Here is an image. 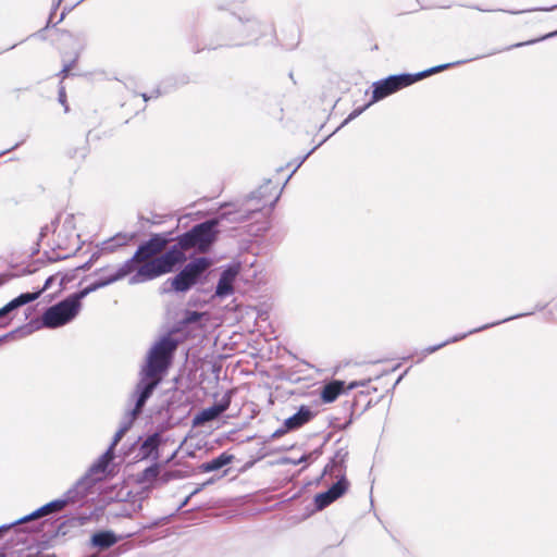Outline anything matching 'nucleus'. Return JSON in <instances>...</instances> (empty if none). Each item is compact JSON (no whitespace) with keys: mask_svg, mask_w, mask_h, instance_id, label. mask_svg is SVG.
I'll list each match as a JSON object with an SVG mask.
<instances>
[{"mask_svg":"<svg viewBox=\"0 0 557 557\" xmlns=\"http://www.w3.org/2000/svg\"><path fill=\"white\" fill-rule=\"evenodd\" d=\"M51 281L52 277L47 278L45 286L38 292L25 293L12 299L10 302H8L4 307L0 309V319L5 317L13 310L20 308L21 306H24L30 301L36 300L40 296V294L49 287Z\"/></svg>","mask_w":557,"mask_h":557,"instance_id":"0eeeda50","label":"nucleus"},{"mask_svg":"<svg viewBox=\"0 0 557 557\" xmlns=\"http://www.w3.org/2000/svg\"><path fill=\"white\" fill-rule=\"evenodd\" d=\"M208 320L207 313H198V312H191L187 317V322L193 323L197 321Z\"/></svg>","mask_w":557,"mask_h":557,"instance_id":"a211bd4d","label":"nucleus"},{"mask_svg":"<svg viewBox=\"0 0 557 557\" xmlns=\"http://www.w3.org/2000/svg\"><path fill=\"white\" fill-rule=\"evenodd\" d=\"M347 490V482L342 479L337 481L327 492L315 496V505L322 509L342 496Z\"/></svg>","mask_w":557,"mask_h":557,"instance_id":"9d476101","label":"nucleus"},{"mask_svg":"<svg viewBox=\"0 0 557 557\" xmlns=\"http://www.w3.org/2000/svg\"><path fill=\"white\" fill-rule=\"evenodd\" d=\"M232 459H233V457L231 455L222 454L218 458L203 463L201 466V469L205 472L215 471V470L228 465L232 461Z\"/></svg>","mask_w":557,"mask_h":557,"instance_id":"2eb2a0df","label":"nucleus"},{"mask_svg":"<svg viewBox=\"0 0 557 557\" xmlns=\"http://www.w3.org/2000/svg\"><path fill=\"white\" fill-rule=\"evenodd\" d=\"M360 112H361V111L355 112V113H354V114H351L349 117L351 119V117H354V116L358 115Z\"/></svg>","mask_w":557,"mask_h":557,"instance_id":"b1692460","label":"nucleus"},{"mask_svg":"<svg viewBox=\"0 0 557 557\" xmlns=\"http://www.w3.org/2000/svg\"><path fill=\"white\" fill-rule=\"evenodd\" d=\"M147 473L151 474V475H156L157 474V470L156 469H148Z\"/></svg>","mask_w":557,"mask_h":557,"instance_id":"aec40b11","label":"nucleus"},{"mask_svg":"<svg viewBox=\"0 0 557 557\" xmlns=\"http://www.w3.org/2000/svg\"><path fill=\"white\" fill-rule=\"evenodd\" d=\"M556 34H557V32H556ZM553 35H555V33H553V34H549V35H548L547 37H549V36H553Z\"/></svg>","mask_w":557,"mask_h":557,"instance_id":"a878e982","label":"nucleus"},{"mask_svg":"<svg viewBox=\"0 0 557 557\" xmlns=\"http://www.w3.org/2000/svg\"><path fill=\"white\" fill-rule=\"evenodd\" d=\"M216 222L210 221L195 226L180 237L177 245L162 253L166 239L156 236L143 245L136 255L116 269L110 281H119L131 275L129 283L137 284L170 273L185 260V250L205 251L214 240Z\"/></svg>","mask_w":557,"mask_h":557,"instance_id":"f257e3e1","label":"nucleus"},{"mask_svg":"<svg viewBox=\"0 0 557 557\" xmlns=\"http://www.w3.org/2000/svg\"><path fill=\"white\" fill-rule=\"evenodd\" d=\"M116 537L111 532H101L92 536V544L100 548H107L116 543Z\"/></svg>","mask_w":557,"mask_h":557,"instance_id":"dca6fc26","label":"nucleus"},{"mask_svg":"<svg viewBox=\"0 0 557 557\" xmlns=\"http://www.w3.org/2000/svg\"><path fill=\"white\" fill-rule=\"evenodd\" d=\"M63 97H64V95L61 92V94H60V100H61L62 102L64 101V100H63Z\"/></svg>","mask_w":557,"mask_h":557,"instance_id":"393cba45","label":"nucleus"},{"mask_svg":"<svg viewBox=\"0 0 557 557\" xmlns=\"http://www.w3.org/2000/svg\"><path fill=\"white\" fill-rule=\"evenodd\" d=\"M357 385H358L357 383H350V384L347 386V388H348V389H352V388L357 387Z\"/></svg>","mask_w":557,"mask_h":557,"instance_id":"412c9836","label":"nucleus"},{"mask_svg":"<svg viewBox=\"0 0 557 557\" xmlns=\"http://www.w3.org/2000/svg\"><path fill=\"white\" fill-rule=\"evenodd\" d=\"M160 440L158 435L149 436L143 444L141 450L144 456H149L159 445Z\"/></svg>","mask_w":557,"mask_h":557,"instance_id":"f3484780","label":"nucleus"},{"mask_svg":"<svg viewBox=\"0 0 557 557\" xmlns=\"http://www.w3.org/2000/svg\"><path fill=\"white\" fill-rule=\"evenodd\" d=\"M449 66H450V64H443V65L426 70L424 72L418 73L416 75L401 74V75L389 76L386 79L375 82L373 84V94H372V100L370 103H374V102L396 92L397 90H399L404 87L410 86L411 84H413L426 76L438 73Z\"/></svg>","mask_w":557,"mask_h":557,"instance_id":"20e7f679","label":"nucleus"},{"mask_svg":"<svg viewBox=\"0 0 557 557\" xmlns=\"http://www.w3.org/2000/svg\"><path fill=\"white\" fill-rule=\"evenodd\" d=\"M81 218L71 213L61 214L54 225V236L59 248L65 250H77L81 247V235L77 224Z\"/></svg>","mask_w":557,"mask_h":557,"instance_id":"39448f33","label":"nucleus"},{"mask_svg":"<svg viewBox=\"0 0 557 557\" xmlns=\"http://www.w3.org/2000/svg\"><path fill=\"white\" fill-rule=\"evenodd\" d=\"M239 273V267L238 265H232L227 269H225L221 277L219 280L215 295L219 297H226L230 296L233 293V285L234 282Z\"/></svg>","mask_w":557,"mask_h":557,"instance_id":"1a4fd4ad","label":"nucleus"},{"mask_svg":"<svg viewBox=\"0 0 557 557\" xmlns=\"http://www.w3.org/2000/svg\"><path fill=\"white\" fill-rule=\"evenodd\" d=\"M67 504H69V498H61V499L52 500V502L46 504L45 506L40 507L36 511H34L32 515H29V516L18 520L16 523L25 522V521H28V520H32V519H36V518H40V517L47 516V515L52 513V512L60 511Z\"/></svg>","mask_w":557,"mask_h":557,"instance_id":"9b49d317","label":"nucleus"},{"mask_svg":"<svg viewBox=\"0 0 557 557\" xmlns=\"http://www.w3.org/2000/svg\"><path fill=\"white\" fill-rule=\"evenodd\" d=\"M228 407V401L222 405H214L210 408L202 410L194 420L195 424H202L205 422L215 419Z\"/></svg>","mask_w":557,"mask_h":557,"instance_id":"4468645a","label":"nucleus"},{"mask_svg":"<svg viewBox=\"0 0 557 557\" xmlns=\"http://www.w3.org/2000/svg\"><path fill=\"white\" fill-rule=\"evenodd\" d=\"M9 528H10L9 525L1 527L0 528V533L3 532V531H7Z\"/></svg>","mask_w":557,"mask_h":557,"instance_id":"4be33fe9","label":"nucleus"},{"mask_svg":"<svg viewBox=\"0 0 557 557\" xmlns=\"http://www.w3.org/2000/svg\"><path fill=\"white\" fill-rule=\"evenodd\" d=\"M346 388L345 382L332 381L325 384L321 391V398L324 403H333Z\"/></svg>","mask_w":557,"mask_h":557,"instance_id":"f8f14e48","label":"nucleus"},{"mask_svg":"<svg viewBox=\"0 0 557 557\" xmlns=\"http://www.w3.org/2000/svg\"><path fill=\"white\" fill-rule=\"evenodd\" d=\"M312 417L313 413L311 412V410L306 406H301L294 416L289 417L284 421V428L277 430L275 434L282 435L289 431L299 429L300 426L309 422L312 419Z\"/></svg>","mask_w":557,"mask_h":557,"instance_id":"6e6552de","label":"nucleus"},{"mask_svg":"<svg viewBox=\"0 0 557 557\" xmlns=\"http://www.w3.org/2000/svg\"><path fill=\"white\" fill-rule=\"evenodd\" d=\"M304 460H306V457H301L298 461H294V463L297 465V463H299V462H301Z\"/></svg>","mask_w":557,"mask_h":557,"instance_id":"5701e85b","label":"nucleus"},{"mask_svg":"<svg viewBox=\"0 0 557 557\" xmlns=\"http://www.w3.org/2000/svg\"><path fill=\"white\" fill-rule=\"evenodd\" d=\"M175 348V344L170 338H163L157 343L148 355L147 364L141 371V379L138 384L140 396L137 400L135 411H139L146 399L150 396L152 389L159 383L161 373L165 370L169 362V356Z\"/></svg>","mask_w":557,"mask_h":557,"instance_id":"f03ea898","label":"nucleus"},{"mask_svg":"<svg viewBox=\"0 0 557 557\" xmlns=\"http://www.w3.org/2000/svg\"><path fill=\"white\" fill-rule=\"evenodd\" d=\"M115 274L116 270L102 281L50 307L42 315L41 321L44 326L49 329H55L72 321L78 314L82 308V299L86 297L90 292L113 283L114 281L109 282V280H111Z\"/></svg>","mask_w":557,"mask_h":557,"instance_id":"7ed1b4c3","label":"nucleus"},{"mask_svg":"<svg viewBox=\"0 0 557 557\" xmlns=\"http://www.w3.org/2000/svg\"><path fill=\"white\" fill-rule=\"evenodd\" d=\"M212 265V261L206 257H199L187 263L171 280V286L176 292H187L196 285L205 272Z\"/></svg>","mask_w":557,"mask_h":557,"instance_id":"423d86ee","label":"nucleus"},{"mask_svg":"<svg viewBox=\"0 0 557 557\" xmlns=\"http://www.w3.org/2000/svg\"><path fill=\"white\" fill-rule=\"evenodd\" d=\"M444 345H445V344L438 345L437 347H430V348H428L426 352H428V354L434 352L437 348H440V347H442V346H444Z\"/></svg>","mask_w":557,"mask_h":557,"instance_id":"6ab92c4d","label":"nucleus"},{"mask_svg":"<svg viewBox=\"0 0 557 557\" xmlns=\"http://www.w3.org/2000/svg\"><path fill=\"white\" fill-rule=\"evenodd\" d=\"M123 434H124V430H120L115 434L111 447L108 449V451L104 455H102L100 457V459L97 461V463H95V466L92 467L94 472H106L108 465L113 459V448L120 442Z\"/></svg>","mask_w":557,"mask_h":557,"instance_id":"ddd939ff","label":"nucleus"}]
</instances>
